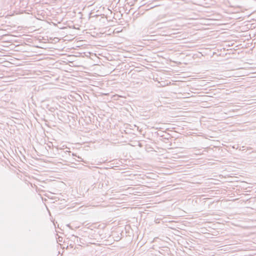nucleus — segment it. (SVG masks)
Listing matches in <instances>:
<instances>
[{
    "instance_id": "obj_1",
    "label": "nucleus",
    "mask_w": 256,
    "mask_h": 256,
    "mask_svg": "<svg viewBox=\"0 0 256 256\" xmlns=\"http://www.w3.org/2000/svg\"><path fill=\"white\" fill-rule=\"evenodd\" d=\"M71 152L70 150H64L62 148L58 150V154L61 155L62 157L67 158L68 156H70Z\"/></svg>"
},
{
    "instance_id": "obj_2",
    "label": "nucleus",
    "mask_w": 256,
    "mask_h": 256,
    "mask_svg": "<svg viewBox=\"0 0 256 256\" xmlns=\"http://www.w3.org/2000/svg\"><path fill=\"white\" fill-rule=\"evenodd\" d=\"M72 156H74L77 157L78 158V162L82 161V157H80V156H77L76 154L72 153Z\"/></svg>"
}]
</instances>
